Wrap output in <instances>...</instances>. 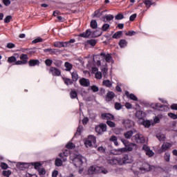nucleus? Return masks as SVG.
I'll use <instances>...</instances> for the list:
<instances>
[{"mask_svg":"<svg viewBox=\"0 0 177 177\" xmlns=\"http://www.w3.org/2000/svg\"><path fill=\"white\" fill-rule=\"evenodd\" d=\"M125 95L127 97H129L131 100H134V102H138V97L135 95L133 93L129 94V92L125 91Z\"/></svg>","mask_w":177,"mask_h":177,"instance_id":"nucleus-22","label":"nucleus"},{"mask_svg":"<svg viewBox=\"0 0 177 177\" xmlns=\"http://www.w3.org/2000/svg\"><path fill=\"white\" fill-rule=\"evenodd\" d=\"M108 172L109 171L104 169V167L96 165L91 166L88 169L89 175H95V174H104L106 175Z\"/></svg>","mask_w":177,"mask_h":177,"instance_id":"nucleus-2","label":"nucleus"},{"mask_svg":"<svg viewBox=\"0 0 177 177\" xmlns=\"http://www.w3.org/2000/svg\"><path fill=\"white\" fill-rule=\"evenodd\" d=\"M17 168H19L23 171V169H24L26 168H28L29 165H28V163L18 162L17 164Z\"/></svg>","mask_w":177,"mask_h":177,"instance_id":"nucleus-24","label":"nucleus"},{"mask_svg":"<svg viewBox=\"0 0 177 177\" xmlns=\"http://www.w3.org/2000/svg\"><path fill=\"white\" fill-rule=\"evenodd\" d=\"M44 53H49V55H56L60 53V50L57 48H46L44 49Z\"/></svg>","mask_w":177,"mask_h":177,"instance_id":"nucleus-13","label":"nucleus"},{"mask_svg":"<svg viewBox=\"0 0 177 177\" xmlns=\"http://www.w3.org/2000/svg\"><path fill=\"white\" fill-rule=\"evenodd\" d=\"M104 23L107 22V21H111V20H113V19H114V16L111 15H105L104 17Z\"/></svg>","mask_w":177,"mask_h":177,"instance_id":"nucleus-29","label":"nucleus"},{"mask_svg":"<svg viewBox=\"0 0 177 177\" xmlns=\"http://www.w3.org/2000/svg\"><path fill=\"white\" fill-rule=\"evenodd\" d=\"M91 91H93V92H98L99 91V87H97L95 85L91 86Z\"/></svg>","mask_w":177,"mask_h":177,"instance_id":"nucleus-61","label":"nucleus"},{"mask_svg":"<svg viewBox=\"0 0 177 177\" xmlns=\"http://www.w3.org/2000/svg\"><path fill=\"white\" fill-rule=\"evenodd\" d=\"M154 168V166H151L150 165V164L145 162L142 163V166L140 167V171H141V172H149L150 171H151V169H153Z\"/></svg>","mask_w":177,"mask_h":177,"instance_id":"nucleus-5","label":"nucleus"},{"mask_svg":"<svg viewBox=\"0 0 177 177\" xmlns=\"http://www.w3.org/2000/svg\"><path fill=\"white\" fill-rule=\"evenodd\" d=\"M70 96H71V98L72 99H78L77 96H78V94L77 93V91H71V93H70Z\"/></svg>","mask_w":177,"mask_h":177,"instance_id":"nucleus-42","label":"nucleus"},{"mask_svg":"<svg viewBox=\"0 0 177 177\" xmlns=\"http://www.w3.org/2000/svg\"><path fill=\"white\" fill-rule=\"evenodd\" d=\"M143 125L145 128H150V126L151 125V122H150V120H145L143 122Z\"/></svg>","mask_w":177,"mask_h":177,"instance_id":"nucleus-45","label":"nucleus"},{"mask_svg":"<svg viewBox=\"0 0 177 177\" xmlns=\"http://www.w3.org/2000/svg\"><path fill=\"white\" fill-rule=\"evenodd\" d=\"M113 97H115V93H114L113 91H108L105 97V100L106 102H111Z\"/></svg>","mask_w":177,"mask_h":177,"instance_id":"nucleus-17","label":"nucleus"},{"mask_svg":"<svg viewBox=\"0 0 177 177\" xmlns=\"http://www.w3.org/2000/svg\"><path fill=\"white\" fill-rule=\"evenodd\" d=\"M131 140L138 144L146 143V138L140 133H136L135 136L131 137Z\"/></svg>","mask_w":177,"mask_h":177,"instance_id":"nucleus-3","label":"nucleus"},{"mask_svg":"<svg viewBox=\"0 0 177 177\" xmlns=\"http://www.w3.org/2000/svg\"><path fill=\"white\" fill-rule=\"evenodd\" d=\"M142 150L145 151L146 156H148V157H153L154 156V152L150 149V147L146 145H144L142 146Z\"/></svg>","mask_w":177,"mask_h":177,"instance_id":"nucleus-9","label":"nucleus"},{"mask_svg":"<svg viewBox=\"0 0 177 177\" xmlns=\"http://www.w3.org/2000/svg\"><path fill=\"white\" fill-rule=\"evenodd\" d=\"M115 110H121V109H122V105H121V103L115 102Z\"/></svg>","mask_w":177,"mask_h":177,"instance_id":"nucleus-51","label":"nucleus"},{"mask_svg":"<svg viewBox=\"0 0 177 177\" xmlns=\"http://www.w3.org/2000/svg\"><path fill=\"white\" fill-rule=\"evenodd\" d=\"M102 120H114V115L111 113H102L101 115Z\"/></svg>","mask_w":177,"mask_h":177,"instance_id":"nucleus-21","label":"nucleus"},{"mask_svg":"<svg viewBox=\"0 0 177 177\" xmlns=\"http://www.w3.org/2000/svg\"><path fill=\"white\" fill-rule=\"evenodd\" d=\"M50 73H51L52 75L54 77H60V75H62V71L56 67H51L50 68Z\"/></svg>","mask_w":177,"mask_h":177,"instance_id":"nucleus-10","label":"nucleus"},{"mask_svg":"<svg viewBox=\"0 0 177 177\" xmlns=\"http://www.w3.org/2000/svg\"><path fill=\"white\" fill-rule=\"evenodd\" d=\"M54 48H63V41H55L53 43Z\"/></svg>","mask_w":177,"mask_h":177,"instance_id":"nucleus-41","label":"nucleus"},{"mask_svg":"<svg viewBox=\"0 0 177 177\" xmlns=\"http://www.w3.org/2000/svg\"><path fill=\"white\" fill-rule=\"evenodd\" d=\"M168 115L170 117V118H172V120H177V115L172 113H169Z\"/></svg>","mask_w":177,"mask_h":177,"instance_id":"nucleus-58","label":"nucleus"},{"mask_svg":"<svg viewBox=\"0 0 177 177\" xmlns=\"http://www.w3.org/2000/svg\"><path fill=\"white\" fill-rule=\"evenodd\" d=\"M120 161H122V165L123 164H131V162H132L133 160H132V157L131 156L124 155L122 158H120Z\"/></svg>","mask_w":177,"mask_h":177,"instance_id":"nucleus-11","label":"nucleus"},{"mask_svg":"<svg viewBox=\"0 0 177 177\" xmlns=\"http://www.w3.org/2000/svg\"><path fill=\"white\" fill-rule=\"evenodd\" d=\"M102 85L106 88H111L113 86V83H111L110 80H106L102 82Z\"/></svg>","mask_w":177,"mask_h":177,"instance_id":"nucleus-25","label":"nucleus"},{"mask_svg":"<svg viewBox=\"0 0 177 177\" xmlns=\"http://www.w3.org/2000/svg\"><path fill=\"white\" fill-rule=\"evenodd\" d=\"M156 138L160 140V142L165 140V136L162 133L156 134Z\"/></svg>","mask_w":177,"mask_h":177,"instance_id":"nucleus-38","label":"nucleus"},{"mask_svg":"<svg viewBox=\"0 0 177 177\" xmlns=\"http://www.w3.org/2000/svg\"><path fill=\"white\" fill-rule=\"evenodd\" d=\"M30 67H34L39 64V60L38 59H30L28 62Z\"/></svg>","mask_w":177,"mask_h":177,"instance_id":"nucleus-23","label":"nucleus"},{"mask_svg":"<svg viewBox=\"0 0 177 177\" xmlns=\"http://www.w3.org/2000/svg\"><path fill=\"white\" fill-rule=\"evenodd\" d=\"M72 81L73 82H77L78 81V73L77 71H73L71 73Z\"/></svg>","mask_w":177,"mask_h":177,"instance_id":"nucleus-27","label":"nucleus"},{"mask_svg":"<svg viewBox=\"0 0 177 177\" xmlns=\"http://www.w3.org/2000/svg\"><path fill=\"white\" fill-rule=\"evenodd\" d=\"M84 145L86 147H91V146H93V144H92V142L88 140V138L84 141Z\"/></svg>","mask_w":177,"mask_h":177,"instance_id":"nucleus-46","label":"nucleus"},{"mask_svg":"<svg viewBox=\"0 0 177 177\" xmlns=\"http://www.w3.org/2000/svg\"><path fill=\"white\" fill-rule=\"evenodd\" d=\"M64 67H66V71H71L73 69V64H71L70 62H65Z\"/></svg>","mask_w":177,"mask_h":177,"instance_id":"nucleus-31","label":"nucleus"},{"mask_svg":"<svg viewBox=\"0 0 177 177\" xmlns=\"http://www.w3.org/2000/svg\"><path fill=\"white\" fill-rule=\"evenodd\" d=\"M37 171L39 175H45V174H46V171H45L44 168H40Z\"/></svg>","mask_w":177,"mask_h":177,"instance_id":"nucleus-57","label":"nucleus"},{"mask_svg":"<svg viewBox=\"0 0 177 177\" xmlns=\"http://www.w3.org/2000/svg\"><path fill=\"white\" fill-rule=\"evenodd\" d=\"M102 13L100 12V9H98L94 12V17H100L102 16Z\"/></svg>","mask_w":177,"mask_h":177,"instance_id":"nucleus-49","label":"nucleus"},{"mask_svg":"<svg viewBox=\"0 0 177 177\" xmlns=\"http://www.w3.org/2000/svg\"><path fill=\"white\" fill-rule=\"evenodd\" d=\"M0 167L1 169H8V164L5 162H1Z\"/></svg>","mask_w":177,"mask_h":177,"instance_id":"nucleus-60","label":"nucleus"},{"mask_svg":"<svg viewBox=\"0 0 177 177\" xmlns=\"http://www.w3.org/2000/svg\"><path fill=\"white\" fill-rule=\"evenodd\" d=\"M122 35V31H118L116 32L113 36L112 37L114 39H118V38H121V36Z\"/></svg>","mask_w":177,"mask_h":177,"instance_id":"nucleus-35","label":"nucleus"},{"mask_svg":"<svg viewBox=\"0 0 177 177\" xmlns=\"http://www.w3.org/2000/svg\"><path fill=\"white\" fill-rule=\"evenodd\" d=\"M19 57V54L15 53L14 55L8 57V63H16V60H17V58Z\"/></svg>","mask_w":177,"mask_h":177,"instance_id":"nucleus-19","label":"nucleus"},{"mask_svg":"<svg viewBox=\"0 0 177 177\" xmlns=\"http://www.w3.org/2000/svg\"><path fill=\"white\" fill-rule=\"evenodd\" d=\"M170 157H171V153H169V152H166L165 153L164 158L165 161H167V162H169Z\"/></svg>","mask_w":177,"mask_h":177,"instance_id":"nucleus-48","label":"nucleus"},{"mask_svg":"<svg viewBox=\"0 0 177 177\" xmlns=\"http://www.w3.org/2000/svg\"><path fill=\"white\" fill-rule=\"evenodd\" d=\"M55 165L56 167H62L63 165V161L60 158H57L55 160Z\"/></svg>","mask_w":177,"mask_h":177,"instance_id":"nucleus-44","label":"nucleus"},{"mask_svg":"<svg viewBox=\"0 0 177 177\" xmlns=\"http://www.w3.org/2000/svg\"><path fill=\"white\" fill-rule=\"evenodd\" d=\"M96 40L95 39H89L87 41V44L91 45V46H95L96 45Z\"/></svg>","mask_w":177,"mask_h":177,"instance_id":"nucleus-50","label":"nucleus"},{"mask_svg":"<svg viewBox=\"0 0 177 177\" xmlns=\"http://www.w3.org/2000/svg\"><path fill=\"white\" fill-rule=\"evenodd\" d=\"M66 147L68 149H65L63 153H59V156L60 158H62V161L66 162L67 161V158L70 156L71 162L73 164L76 168H81L84 162L86 161V158L80 154L70 153V149H75V145L73 143H68Z\"/></svg>","mask_w":177,"mask_h":177,"instance_id":"nucleus-1","label":"nucleus"},{"mask_svg":"<svg viewBox=\"0 0 177 177\" xmlns=\"http://www.w3.org/2000/svg\"><path fill=\"white\" fill-rule=\"evenodd\" d=\"M87 140H88L93 145L96 143V137H95V136H88Z\"/></svg>","mask_w":177,"mask_h":177,"instance_id":"nucleus-39","label":"nucleus"},{"mask_svg":"<svg viewBox=\"0 0 177 177\" xmlns=\"http://www.w3.org/2000/svg\"><path fill=\"white\" fill-rule=\"evenodd\" d=\"M93 35V31H92L91 29H87L84 32L80 33L78 37H80L81 38H92V35Z\"/></svg>","mask_w":177,"mask_h":177,"instance_id":"nucleus-7","label":"nucleus"},{"mask_svg":"<svg viewBox=\"0 0 177 177\" xmlns=\"http://www.w3.org/2000/svg\"><path fill=\"white\" fill-rule=\"evenodd\" d=\"M106 124L111 128H114V127H115V123H114L113 122H111L110 120H107Z\"/></svg>","mask_w":177,"mask_h":177,"instance_id":"nucleus-54","label":"nucleus"},{"mask_svg":"<svg viewBox=\"0 0 177 177\" xmlns=\"http://www.w3.org/2000/svg\"><path fill=\"white\" fill-rule=\"evenodd\" d=\"M122 124L127 129H129V128H132V126L133 125V122L131 120H124L122 122Z\"/></svg>","mask_w":177,"mask_h":177,"instance_id":"nucleus-16","label":"nucleus"},{"mask_svg":"<svg viewBox=\"0 0 177 177\" xmlns=\"http://www.w3.org/2000/svg\"><path fill=\"white\" fill-rule=\"evenodd\" d=\"M6 48H8V49H13V48H16V45L13 43H8L6 45Z\"/></svg>","mask_w":177,"mask_h":177,"instance_id":"nucleus-53","label":"nucleus"},{"mask_svg":"<svg viewBox=\"0 0 177 177\" xmlns=\"http://www.w3.org/2000/svg\"><path fill=\"white\" fill-rule=\"evenodd\" d=\"M11 174H12V171L10 170L3 171V176L10 177Z\"/></svg>","mask_w":177,"mask_h":177,"instance_id":"nucleus-52","label":"nucleus"},{"mask_svg":"<svg viewBox=\"0 0 177 177\" xmlns=\"http://www.w3.org/2000/svg\"><path fill=\"white\" fill-rule=\"evenodd\" d=\"M79 82L82 86L88 87L91 85V82L89 80L82 77L79 80Z\"/></svg>","mask_w":177,"mask_h":177,"instance_id":"nucleus-14","label":"nucleus"},{"mask_svg":"<svg viewBox=\"0 0 177 177\" xmlns=\"http://www.w3.org/2000/svg\"><path fill=\"white\" fill-rule=\"evenodd\" d=\"M171 147H172L171 143L164 142L162 144L160 149L159 150V151H160V153H164L165 151H167V150H168V149H171Z\"/></svg>","mask_w":177,"mask_h":177,"instance_id":"nucleus-12","label":"nucleus"},{"mask_svg":"<svg viewBox=\"0 0 177 177\" xmlns=\"http://www.w3.org/2000/svg\"><path fill=\"white\" fill-rule=\"evenodd\" d=\"M110 142H113V143H114L115 146H118V141L117 139V137L115 136H112L110 138H109Z\"/></svg>","mask_w":177,"mask_h":177,"instance_id":"nucleus-34","label":"nucleus"},{"mask_svg":"<svg viewBox=\"0 0 177 177\" xmlns=\"http://www.w3.org/2000/svg\"><path fill=\"white\" fill-rule=\"evenodd\" d=\"M132 135H133V131L130 130L126 133H124V136L126 139H131L132 138Z\"/></svg>","mask_w":177,"mask_h":177,"instance_id":"nucleus-32","label":"nucleus"},{"mask_svg":"<svg viewBox=\"0 0 177 177\" xmlns=\"http://www.w3.org/2000/svg\"><path fill=\"white\" fill-rule=\"evenodd\" d=\"M145 113L142 111H138L136 113V116L138 118L139 120H142L143 118Z\"/></svg>","mask_w":177,"mask_h":177,"instance_id":"nucleus-40","label":"nucleus"},{"mask_svg":"<svg viewBox=\"0 0 177 177\" xmlns=\"http://www.w3.org/2000/svg\"><path fill=\"white\" fill-rule=\"evenodd\" d=\"M95 78H97V80H102V72L97 71L95 73Z\"/></svg>","mask_w":177,"mask_h":177,"instance_id":"nucleus-63","label":"nucleus"},{"mask_svg":"<svg viewBox=\"0 0 177 177\" xmlns=\"http://www.w3.org/2000/svg\"><path fill=\"white\" fill-rule=\"evenodd\" d=\"M145 5L147 8H150L152 5H156V3L153 1V0H144L143 1Z\"/></svg>","mask_w":177,"mask_h":177,"instance_id":"nucleus-26","label":"nucleus"},{"mask_svg":"<svg viewBox=\"0 0 177 177\" xmlns=\"http://www.w3.org/2000/svg\"><path fill=\"white\" fill-rule=\"evenodd\" d=\"M19 59L22 62H25V64H27L28 60V55H27V54H22L20 55Z\"/></svg>","mask_w":177,"mask_h":177,"instance_id":"nucleus-28","label":"nucleus"},{"mask_svg":"<svg viewBox=\"0 0 177 177\" xmlns=\"http://www.w3.org/2000/svg\"><path fill=\"white\" fill-rule=\"evenodd\" d=\"M111 165H122V162L121 161V158H113L109 161Z\"/></svg>","mask_w":177,"mask_h":177,"instance_id":"nucleus-8","label":"nucleus"},{"mask_svg":"<svg viewBox=\"0 0 177 177\" xmlns=\"http://www.w3.org/2000/svg\"><path fill=\"white\" fill-rule=\"evenodd\" d=\"M103 34V32H100L99 30L93 31L92 35V38H97V37H100Z\"/></svg>","mask_w":177,"mask_h":177,"instance_id":"nucleus-36","label":"nucleus"},{"mask_svg":"<svg viewBox=\"0 0 177 177\" xmlns=\"http://www.w3.org/2000/svg\"><path fill=\"white\" fill-rule=\"evenodd\" d=\"M53 63V61L50 59H47L45 61V64H46V66H47V67H50V66H52Z\"/></svg>","mask_w":177,"mask_h":177,"instance_id":"nucleus-47","label":"nucleus"},{"mask_svg":"<svg viewBox=\"0 0 177 177\" xmlns=\"http://www.w3.org/2000/svg\"><path fill=\"white\" fill-rule=\"evenodd\" d=\"M133 147H136V144L131 142L128 144L126 147H123V149H126L125 153H127V151H132V150H133Z\"/></svg>","mask_w":177,"mask_h":177,"instance_id":"nucleus-20","label":"nucleus"},{"mask_svg":"<svg viewBox=\"0 0 177 177\" xmlns=\"http://www.w3.org/2000/svg\"><path fill=\"white\" fill-rule=\"evenodd\" d=\"M44 39L41 37H37V39H34L32 41V44H38V42H42Z\"/></svg>","mask_w":177,"mask_h":177,"instance_id":"nucleus-59","label":"nucleus"},{"mask_svg":"<svg viewBox=\"0 0 177 177\" xmlns=\"http://www.w3.org/2000/svg\"><path fill=\"white\" fill-rule=\"evenodd\" d=\"M127 44L128 42H127V40L125 39H121L119 41V46H120V48H125V46H127Z\"/></svg>","mask_w":177,"mask_h":177,"instance_id":"nucleus-37","label":"nucleus"},{"mask_svg":"<svg viewBox=\"0 0 177 177\" xmlns=\"http://www.w3.org/2000/svg\"><path fill=\"white\" fill-rule=\"evenodd\" d=\"M152 109H154V110H158L159 111H168V106L163 105L160 103H153L151 104Z\"/></svg>","mask_w":177,"mask_h":177,"instance_id":"nucleus-4","label":"nucleus"},{"mask_svg":"<svg viewBox=\"0 0 177 177\" xmlns=\"http://www.w3.org/2000/svg\"><path fill=\"white\" fill-rule=\"evenodd\" d=\"M90 25L91 28H97V22L96 20H91Z\"/></svg>","mask_w":177,"mask_h":177,"instance_id":"nucleus-43","label":"nucleus"},{"mask_svg":"<svg viewBox=\"0 0 177 177\" xmlns=\"http://www.w3.org/2000/svg\"><path fill=\"white\" fill-rule=\"evenodd\" d=\"M125 148H120L118 149H114L111 150V153L113 154L114 156H120L123 153H125Z\"/></svg>","mask_w":177,"mask_h":177,"instance_id":"nucleus-15","label":"nucleus"},{"mask_svg":"<svg viewBox=\"0 0 177 177\" xmlns=\"http://www.w3.org/2000/svg\"><path fill=\"white\" fill-rule=\"evenodd\" d=\"M32 165L34 166L35 169H37V171H38V169H39L41 168V165L39 162H35L32 164Z\"/></svg>","mask_w":177,"mask_h":177,"instance_id":"nucleus-55","label":"nucleus"},{"mask_svg":"<svg viewBox=\"0 0 177 177\" xmlns=\"http://www.w3.org/2000/svg\"><path fill=\"white\" fill-rule=\"evenodd\" d=\"M10 20H12V16L8 15L4 19V23H10Z\"/></svg>","mask_w":177,"mask_h":177,"instance_id":"nucleus-62","label":"nucleus"},{"mask_svg":"<svg viewBox=\"0 0 177 177\" xmlns=\"http://www.w3.org/2000/svg\"><path fill=\"white\" fill-rule=\"evenodd\" d=\"M115 20H122V19H124V15L122 14H118L115 17Z\"/></svg>","mask_w":177,"mask_h":177,"instance_id":"nucleus-56","label":"nucleus"},{"mask_svg":"<svg viewBox=\"0 0 177 177\" xmlns=\"http://www.w3.org/2000/svg\"><path fill=\"white\" fill-rule=\"evenodd\" d=\"M62 80L66 85H73V80L67 77H62Z\"/></svg>","mask_w":177,"mask_h":177,"instance_id":"nucleus-33","label":"nucleus"},{"mask_svg":"<svg viewBox=\"0 0 177 177\" xmlns=\"http://www.w3.org/2000/svg\"><path fill=\"white\" fill-rule=\"evenodd\" d=\"M101 57H102V59H104L105 62H106V63H110V62H111V60H113V57H111V55L110 54H106L104 53H102L100 54Z\"/></svg>","mask_w":177,"mask_h":177,"instance_id":"nucleus-18","label":"nucleus"},{"mask_svg":"<svg viewBox=\"0 0 177 177\" xmlns=\"http://www.w3.org/2000/svg\"><path fill=\"white\" fill-rule=\"evenodd\" d=\"M137 16H138V15H137L136 14H133V15H131L130 16V17H129L130 21H134L135 19H136V17H137Z\"/></svg>","mask_w":177,"mask_h":177,"instance_id":"nucleus-64","label":"nucleus"},{"mask_svg":"<svg viewBox=\"0 0 177 177\" xmlns=\"http://www.w3.org/2000/svg\"><path fill=\"white\" fill-rule=\"evenodd\" d=\"M102 31H104V32H109V30H110V24H104L101 28Z\"/></svg>","mask_w":177,"mask_h":177,"instance_id":"nucleus-30","label":"nucleus"},{"mask_svg":"<svg viewBox=\"0 0 177 177\" xmlns=\"http://www.w3.org/2000/svg\"><path fill=\"white\" fill-rule=\"evenodd\" d=\"M106 131H107V125L106 124H100L95 127V131L99 134L103 133Z\"/></svg>","mask_w":177,"mask_h":177,"instance_id":"nucleus-6","label":"nucleus"}]
</instances>
